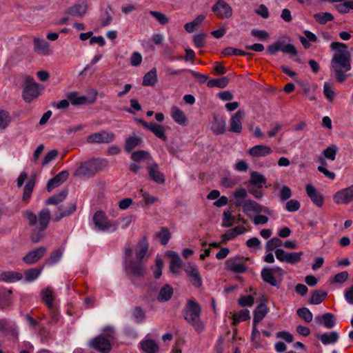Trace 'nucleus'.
Instances as JSON below:
<instances>
[{"label": "nucleus", "mask_w": 353, "mask_h": 353, "mask_svg": "<svg viewBox=\"0 0 353 353\" xmlns=\"http://www.w3.org/2000/svg\"><path fill=\"white\" fill-rule=\"evenodd\" d=\"M150 178L157 183L164 182V176L159 170V166L157 163H153L148 168Z\"/></svg>", "instance_id": "obj_33"}, {"label": "nucleus", "mask_w": 353, "mask_h": 353, "mask_svg": "<svg viewBox=\"0 0 353 353\" xmlns=\"http://www.w3.org/2000/svg\"><path fill=\"white\" fill-rule=\"evenodd\" d=\"M41 269L30 268L24 272L23 274V281L25 283H32L35 281L41 274Z\"/></svg>", "instance_id": "obj_35"}, {"label": "nucleus", "mask_w": 353, "mask_h": 353, "mask_svg": "<svg viewBox=\"0 0 353 353\" xmlns=\"http://www.w3.org/2000/svg\"><path fill=\"white\" fill-rule=\"evenodd\" d=\"M243 212L249 218H252L256 214L263 213L270 214L268 208L263 207L254 200L248 199L244 201L243 205Z\"/></svg>", "instance_id": "obj_10"}, {"label": "nucleus", "mask_w": 353, "mask_h": 353, "mask_svg": "<svg viewBox=\"0 0 353 353\" xmlns=\"http://www.w3.org/2000/svg\"><path fill=\"white\" fill-rule=\"evenodd\" d=\"M245 112L239 110L232 114L230 119V131L234 133H241L243 129L242 120L245 117Z\"/></svg>", "instance_id": "obj_17"}, {"label": "nucleus", "mask_w": 353, "mask_h": 353, "mask_svg": "<svg viewBox=\"0 0 353 353\" xmlns=\"http://www.w3.org/2000/svg\"><path fill=\"white\" fill-rule=\"evenodd\" d=\"M58 151L55 149L49 151L44 157L42 161V166L48 165L51 161L54 160L57 157Z\"/></svg>", "instance_id": "obj_62"}, {"label": "nucleus", "mask_w": 353, "mask_h": 353, "mask_svg": "<svg viewBox=\"0 0 353 353\" xmlns=\"http://www.w3.org/2000/svg\"><path fill=\"white\" fill-rule=\"evenodd\" d=\"M261 276L264 281L268 283L272 286H276L278 283L279 278L276 276L272 272L266 269L263 268L261 271Z\"/></svg>", "instance_id": "obj_41"}, {"label": "nucleus", "mask_w": 353, "mask_h": 353, "mask_svg": "<svg viewBox=\"0 0 353 353\" xmlns=\"http://www.w3.org/2000/svg\"><path fill=\"white\" fill-rule=\"evenodd\" d=\"M251 341L255 347H261V333L256 328V325H253L251 333Z\"/></svg>", "instance_id": "obj_49"}, {"label": "nucleus", "mask_w": 353, "mask_h": 353, "mask_svg": "<svg viewBox=\"0 0 353 353\" xmlns=\"http://www.w3.org/2000/svg\"><path fill=\"white\" fill-rule=\"evenodd\" d=\"M229 83V79L227 77H223L219 79H211L208 82V85L210 87H217L220 88H225Z\"/></svg>", "instance_id": "obj_51"}, {"label": "nucleus", "mask_w": 353, "mask_h": 353, "mask_svg": "<svg viewBox=\"0 0 353 353\" xmlns=\"http://www.w3.org/2000/svg\"><path fill=\"white\" fill-rule=\"evenodd\" d=\"M296 312L299 316L303 319L305 322L310 323L312 321L313 314L308 308H299L297 310Z\"/></svg>", "instance_id": "obj_57"}, {"label": "nucleus", "mask_w": 353, "mask_h": 353, "mask_svg": "<svg viewBox=\"0 0 353 353\" xmlns=\"http://www.w3.org/2000/svg\"><path fill=\"white\" fill-rule=\"evenodd\" d=\"M251 34L252 37L257 38L261 41H267L270 39V35L265 30L259 29H252L251 30Z\"/></svg>", "instance_id": "obj_59"}, {"label": "nucleus", "mask_w": 353, "mask_h": 353, "mask_svg": "<svg viewBox=\"0 0 353 353\" xmlns=\"http://www.w3.org/2000/svg\"><path fill=\"white\" fill-rule=\"evenodd\" d=\"M315 322L319 325H324L327 329H331L335 326L336 319L332 313L327 312L316 316Z\"/></svg>", "instance_id": "obj_24"}, {"label": "nucleus", "mask_w": 353, "mask_h": 353, "mask_svg": "<svg viewBox=\"0 0 353 353\" xmlns=\"http://www.w3.org/2000/svg\"><path fill=\"white\" fill-rule=\"evenodd\" d=\"M23 273L18 271L7 270L0 274V281L5 283H16L22 281Z\"/></svg>", "instance_id": "obj_26"}, {"label": "nucleus", "mask_w": 353, "mask_h": 353, "mask_svg": "<svg viewBox=\"0 0 353 353\" xmlns=\"http://www.w3.org/2000/svg\"><path fill=\"white\" fill-rule=\"evenodd\" d=\"M314 17L315 20L321 24H325L334 19L332 14L330 12L317 13L314 14Z\"/></svg>", "instance_id": "obj_53"}, {"label": "nucleus", "mask_w": 353, "mask_h": 353, "mask_svg": "<svg viewBox=\"0 0 353 353\" xmlns=\"http://www.w3.org/2000/svg\"><path fill=\"white\" fill-rule=\"evenodd\" d=\"M327 296V292L321 290H317L313 292L310 298V303L313 305H318L323 302Z\"/></svg>", "instance_id": "obj_45"}, {"label": "nucleus", "mask_w": 353, "mask_h": 353, "mask_svg": "<svg viewBox=\"0 0 353 353\" xmlns=\"http://www.w3.org/2000/svg\"><path fill=\"white\" fill-rule=\"evenodd\" d=\"M266 178L261 173L256 171L251 172L249 180L250 184L253 185L258 188H261L263 185L266 183Z\"/></svg>", "instance_id": "obj_34"}, {"label": "nucleus", "mask_w": 353, "mask_h": 353, "mask_svg": "<svg viewBox=\"0 0 353 353\" xmlns=\"http://www.w3.org/2000/svg\"><path fill=\"white\" fill-rule=\"evenodd\" d=\"M141 143V139L138 137H130L125 142V150L128 152L132 150Z\"/></svg>", "instance_id": "obj_56"}, {"label": "nucleus", "mask_w": 353, "mask_h": 353, "mask_svg": "<svg viewBox=\"0 0 353 353\" xmlns=\"http://www.w3.org/2000/svg\"><path fill=\"white\" fill-rule=\"evenodd\" d=\"M41 297L50 311L52 318L54 321L59 320V314L54 303V297L51 290L46 288L41 290Z\"/></svg>", "instance_id": "obj_12"}, {"label": "nucleus", "mask_w": 353, "mask_h": 353, "mask_svg": "<svg viewBox=\"0 0 353 353\" xmlns=\"http://www.w3.org/2000/svg\"><path fill=\"white\" fill-rule=\"evenodd\" d=\"M10 117L7 112L0 110V131H3L10 123Z\"/></svg>", "instance_id": "obj_55"}, {"label": "nucleus", "mask_w": 353, "mask_h": 353, "mask_svg": "<svg viewBox=\"0 0 353 353\" xmlns=\"http://www.w3.org/2000/svg\"><path fill=\"white\" fill-rule=\"evenodd\" d=\"M226 123L223 117H214L210 123V129L215 134H221L225 132Z\"/></svg>", "instance_id": "obj_29"}, {"label": "nucleus", "mask_w": 353, "mask_h": 353, "mask_svg": "<svg viewBox=\"0 0 353 353\" xmlns=\"http://www.w3.org/2000/svg\"><path fill=\"white\" fill-rule=\"evenodd\" d=\"M279 51L292 55H296L297 54V51L294 45L291 43H285L283 41L275 42L270 45L267 48L268 53L271 55H274Z\"/></svg>", "instance_id": "obj_13"}, {"label": "nucleus", "mask_w": 353, "mask_h": 353, "mask_svg": "<svg viewBox=\"0 0 353 353\" xmlns=\"http://www.w3.org/2000/svg\"><path fill=\"white\" fill-rule=\"evenodd\" d=\"M115 135L112 132L101 131L93 133L87 137L88 143H108L114 140Z\"/></svg>", "instance_id": "obj_16"}, {"label": "nucleus", "mask_w": 353, "mask_h": 353, "mask_svg": "<svg viewBox=\"0 0 353 353\" xmlns=\"http://www.w3.org/2000/svg\"><path fill=\"white\" fill-rule=\"evenodd\" d=\"M334 201L338 205H347L353 201V185L336 192L333 196Z\"/></svg>", "instance_id": "obj_15"}, {"label": "nucleus", "mask_w": 353, "mask_h": 353, "mask_svg": "<svg viewBox=\"0 0 353 353\" xmlns=\"http://www.w3.org/2000/svg\"><path fill=\"white\" fill-rule=\"evenodd\" d=\"M68 191L62 190L57 194L53 195L50 197L46 201V204L48 205H57L58 203L62 202L67 196Z\"/></svg>", "instance_id": "obj_46"}, {"label": "nucleus", "mask_w": 353, "mask_h": 353, "mask_svg": "<svg viewBox=\"0 0 353 353\" xmlns=\"http://www.w3.org/2000/svg\"><path fill=\"white\" fill-rule=\"evenodd\" d=\"M205 33H199L193 36V41L196 47L202 48L205 46Z\"/></svg>", "instance_id": "obj_64"}, {"label": "nucleus", "mask_w": 353, "mask_h": 353, "mask_svg": "<svg viewBox=\"0 0 353 353\" xmlns=\"http://www.w3.org/2000/svg\"><path fill=\"white\" fill-rule=\"evenodd\" d=\"M250 318V311L243 309L233 315V323L236 324L241 321H247Z\"/></svg>", "instance_id": "obj_50"}, {"label": "nucleus", "mask_w": 353, "mask_h": 353, "mask_svg": "<svg viewBox=\"0 0 353 353\" xmlns=\"http://www.w3.org/2000/svg\"><path fill=\"white\" fill-rule=\"evenodd\" d=\"M248 195L247 191L245 189L241 188L237 189L233 193V198L234 199V204L236 207H242L244 203L243 200L246 198Z\"/></svg>", "instance_id": "obj_38"}, {"label": "nucleus", "mask_w": 353, "mask_h": 353, "mask_svg": "<svg viewBox=\"0 0 353 353\" xmlns=\"http://www.w3.org/2000/svg\"><path fill=\"white\" fill-rule=\"evenodd\" d=\"M305 190L307 196L315 205L318 207H321L323 205L324 202V196L322 194L317 191L314 186L311 184H307L305 186Z\"/></svg>", "instance_id": "obj_19"}, {"label": "nucleus", "mask_w": 353, "mask_h": 353, "mask_svg": "<svg viewBox=\"0 0 353 353\" xmlns=\"http://www.w3.org/2000/svg\"><path fill=\"white\" fill-rule=\"evenodd\" d=\"M316 337L319 339L324 345H328L336 343L339 338V334L336 331L325 332L316 334Z\"/></svg>", "instance_id": "obj_30"}, {"label": "nucleus", "mask_w": 353, "mask_h": 353, "mask_svg": "<svg viewBox=\"0 0 353 353\" xmlns=\"http://www.w3.org/2000/svg\"><path fill=\"white\" fill-rule=\"evenodd\" d=\"M42 87L36 83L33 78L27 77L25 81V85L23 90V98L27 103L32 102L40 94Z\"/></svg>", "instance_id": "obj_7"}, {"label": "nucleus", "mask_w": 353, "mask_h": 353, "mask_svg": "<svg viewBox=\"0 0 353 353\" xmlns=\"http://www.w3.org/2000/svg\"><path fill=\"white\" fill-rule=\"evenodd\" d=\"M268 307L264 303H261L256 308L253 319V325L259 323L267 314Z\"/></svg>", "instance_id": "obj_37"}, {"label": "nucleus", "mask_w": 353, "mask_h": 353, "mask_svg": "<svg viewBox=\"0 0 353 353\" xmlns=\"http://www.w3.org/2000/svg\"><path fill=\"white\" fill-rule=\"evenodd\" d=\"M337 150L338 148L336 145H330L323 150L324 157L328 160L334 161L336 158Z\"/></svg>", "instance_id": "obj_58"}, {"label": "nucleus", "mask_w": 353, "mask_h": 353, "mask_svg": "<svg viewBox=\"0 0 353 353\" xmlns=\"http://www.w3.org/2000/svg\"><path fill=\"white\" fill-rule=\"evenodd\" d=\"M26 217L30 225H34L39 230H43L48 225L50 219V212L48 208H43L39 212V216L37 217L34 213L28 211L26 213Z\"/></svg>", "instance_id": "obj_6"}, {"label": "nucleus", "mask_w": 353, "mask_h": 353, "mask_svg": "<svg viewBox=\"0 0 353 353\" xmlns=\"http://www.w3.org/2000/svg\"><path fill=\"white\" fill-rule=\"evenodd\" d=\"M88 8V4L86 0H78L69 8L68 13L72 16L81 17L87 13Z\"/></svg>", "instance_id": "obj_22"}, {"label": "nucleus", "mask_w": 353, "mask_h": 353, "mask_svg": "<svg viewBox=\"0 0 353 353\" xmlns=\"http://www.w3.org/2000/svg\"><path fill=\"white\" fill-rule=\"evenodd\" d=\"M134 197L140 199L137 205L140 208H148L151 205L158 201V198L152 195L148 191L140 189L137 191Z\"/></svg>", "instance_id": "obj_14"}, {"label": "nucleus", "mask_w": 353, "mask_h": 353, "mask_svg": "<svg viewBox=\"0 0 353 353\" xmlns=\"http://www.w3.org/2000/svg\"><path fill=\"white\" fill-rule=\"evenodd\" d=\"M141 350L145 353H157L159 352V345L154 340L149 338H145L139 343Z\"/></svg>", "instance_id": "obj_31"}, {"label": "nucleus", "mask_w": 353, "mask_h": 353, "mask_svg": "<svg viewBox=\"0 0 353 353\" xmlns=\"http://www.w3.org/2000/svg\"><path fill=\"white\" fill-rule=\"evenodd\" d=\"M157 81V69L154 68L145 74L143 78L142 84L144 86H154Z\"/></svg>", "instance_id": "obj_32"}, {"label": "nucleus", "mask_w": 353, "mask_h": 353, "mask_svg": "<svg viewBox=\"0 0 353 353\" xmlns=\"http://www.w3.org/2000/svg\"><path fill=\"white\" fill-rule=\"evenodd\" d=\"M107 165L108 161L104 159H92L81 163L77 172L79 175L90 177L105 168Z\"/></svg>", "instance_id": "obj_5"}, {"label": "nucleus", "mask_w": 353, "mask_h": 353, "mask_svg": "<svg viewBox=\"0 0 353 353\" xmlns=\"http://www.w3.org/2000/svg\"><path fill=\"white\" fill-rule=\"evenodd\" d=\"M170 116L175 123L181 126H186L188 124V120L185 113L176 106L171 108Z\"/></svg>", "instance_id": "obj_28"}, {"label": "nucleus", "mask_w": 353, "mask_h": 353, "mask_svg": "<svg viewBox=\"0 0 353 353\" xmlns=\"http://www.w3.org/2000/svg\"><path fill=\"white\" fill-rule=\"evenodd\" d=\"M69 174L67 171H61L52 179H50L47 183V190L48 192L59 186L68 177Z\"/></svg>", "instance_id": "obj_27"}, {"label": "nucleus", "mask_w": 353, "mask_h": 353, "mask_svg": "<svg viewBox=\"0 0 353 353\" xmlns=\"http://www.w3.org/2000/svg\"><path fill=\"white\" fill-rule=\"evenodd\" d=\"M166 256L170 258V270L172 274H180V269L182 266V261L179 254L174 251H168Z\"/></svg>", "instance_id": "obj_21"}, {"label": "nucleus", "mask_w": 353, "mask_h": 353, "mask_svg": "<svg viewBox=\"0 0 353 353\" xmlns=\"http://www.w3.org/2000/svg\"><path fill=\"white\" fill-rule=\"evenodd\" d=\"M272 152V150L270 146L263 144L256 145L248 151L249 154L254 158L265 157Z\"/></svg>", "instance_id": "obj_23"}, {"label": "nucleus", "mask_w": 353, "mask_h": 353, "mask_svg": "<svg viewBox=\"0 0 353 353\" xmlns=\"http://www.w3.org/2000/svg\"><path fill=\"white\" fill-rule=\"evenodd\" d=\"M330 1L338 3L335 5V8L341 13H347L350 10H353V3L351 1L330 0Z\"/></svg>", "instance_id": "obj_42"}, {"label": "nucleus", "mask_w": 353, "mask_h": 353, "mask_svg": "<svg viewBox=\"0 0 353 353\" xmlns=\"http://www.w3.org/2000/svg\"><path fill=\"white\" fill-rule=\"evenodd\" d=\"M46 248L39 247L35 250L30 251L23 257V261L28 265H31L39 261L46 254Z\"/></svg>", "instance_id": "obj_18"}, {"label": "nucleus", "mask_w": 353, "mask_h": 353, "mask_svg": "<svg viewBox=\"0 0 353 353\" xmlns=\"http://www.w3.org/2000/svg\"><path fill=\"white\" fill-rule=\"evenodd\" d=\"M267 215L263 213L256 214L252 219L255 225H263L268 222L269 219Z\"/></svg>", "instance_id": "obj_63"}, {"label": "nucleus", "mask_w": 353, "mask_h": 353, "mask_svg": "<svg viewBox=\"0 0 353 353\" xmlns=\"http://www.w3.org/2000/svg\"><path fill=\"white\" fill-rule=\"evenodd\" d=\"M34 51L42 56H48L51 54L50 43L44 39L34 38Z\"/></svg>", "instance_id": "obj_25"}, {"label": "nucleus", "mask_w": 353, "mask_h": 353, "mask_svg": "<svg viewBox=\"0 0 353 353\" xmlns=\"http://www.w3.org/2000/svg\"><path fill=\"white\" fill-rule=\"evenodd\" d=\"M154 236L159 239L161 243L165 245L169 242L171 234L167 228H162L161 231L157 232L154 234Z\"/></svg>", "instance_id": "obj_47"}, {"label": "nucleus", "mask_w": 353, "mask_h": 353, "mask_svg": "<svg viewBox=\"0 0 353 353\" xmlns=\"http://www.w3.org/2000/svg\"><path fill=\"white\" fill-rule=\"evenodd\" d=\"M150 131L162 141H167V136L165 135L164 128L162 125L154 123Z\"/></svg>", "instance_id": "obj_48"}, {"label": "nucleus", "mask_w": 353, "mask_h": 353, "mask_svg": "<svg viewBox=\"0 0 353 353\" xmlns=\"http://www.w3.org/2000/svg\"><path fill=\"white\" fill-rule=\"evenodd\" d=\"M235 221V217L230 210H225L223 214L222 225L228 228L232 226Z\"/></svg>", "instance_id": "obj_52"}, {"label": "nucleus", "mask_w": 353, "mask_h": 353, "mask_svg": "<svg viewBox=\"0 0 353 353\" xmlns=\"http://www.w3.org/2000/svg\"><path fill=\"white\" fill-rule=\"evenodd\" d=\"M201 307L194 300L188 301L183 312L185 319L192 325L197 332L204 330V324L200 319Z\"/></svg>", "instance_id": "obj_4"}, {"label": "nucleus", "mask_w": 353, "mask_h": 353, "mask_svg": "<svg viewBox=\"0 0 353 353\" xmlns=\"http://www.w3.org/2000/svg\"><path fill=\"white\" fill-rule=\"evenodd\" d=\"M330 48L335 50L330 62L331 70L333 71L336 81L343 83L349 76L347 72L352 68L351 54L347 50L346 44L343 43L332 42Z\"/></svg>", "instance_id": "obj_1"}, {"label": "nucleus", "mask_w": 353, "mask_h": 353, "mask_svg": "<svg viewBox=\"0 0 353 353\" xmlns=\"http://www.w3.org/2000/svg\"><path fill=\"white\" fill-rule=\"evenodd\" d=\"M114 339V328L107 326L103 328L101 336H97L89 341L88 345L102 353H108L111 350V342Z\"/></svg>", "instance_id": "obj_3"}, {"label": "nucleus", "mask_w": 353, "mask_h": 353, "mask_svg": "<svg viewBox=\"0 0 353 353\" xmlns=\"http://www.w3.org/2000/svg\"><path fill=\"white\" fill-rule=\"evenodd\" d=\"M205 18V17L203 14L197 16L192 21L184 25L185 30L188 32H192L204 21Z\"/></svg>", "instance_id": "obj_43"}, {"label": "nucleus", "mask_w": 353, "mask_h": 353, "mask_svg": "<svg viewBox=\"0 0 353 353\" xmlns=\"http://www.w3.org/2000/svg\"><path fill=\"white\" fill-rule=\"evenodd\" d=\"M68 99L73 105L91 104L96 100V93L88 92L84 95H79L77 92H71L66 94Z\"/></svg>", "instance_id": "obj_11"}, {"label": "nucleus", "mask_w": 353, "mask_h": 353, "mask_svg": "<svg viewBox=\"0 0 353 353\" xmlns=\"http://www.w3.org/2000/svg\"><path fill=\"white\" fill-rule=\"evenodd\" d=\"M348 279V273L346 271H343L336 274L333 279L330 280V283L332 284L339 283L342 284L345 283Z\"/></svg>", "instance_id": "obj_60"}, {"label": "nucleus", "mask_w": 353, "mask_h": 353, "mask_svg": "<svg viewBox=\"0 0 353 353\" xmlns=\"http://www.w3.org/2000/svg\"><path fill=\"white\" fill-rule=\"evenodd\" d=\"M34 183L32 181H28L24 188L23 200L26 202L29 201V199L32 194Z\"/></svg>", "instance_id": "obj_61"}, {"label": "nucleus", "mask_w": 353, "mask_h": 353, "mask_svg": "<svg viewBox=\"0 0 353 353\" xmlns=\"http://www.w3.org/2000/svg\"><path fill=\"white\" fill-rule=\"evenodd\" d=\"M323 94L329 102H333L336 91L330 82L325 81L323 84Z\"/></svg>", "instance_id": "obj_40"}, {"label": "nucleus", "mask_w": 353, "mask_h": 353, "mask_svg": "<svg viewBox=\"0 0 353 353\" xmlns=\"http://www.w3.org/2000/svg\"><path fill=\"white\" fill-rule=\"evenodd\" d=\"M63 248H59L53 252L47 259L46 265L52 266L59 263L63 256Z\"/></svg>", "instance_id": "obj_44"}, {"label": "nucleus", "mask_w": 353, "mask_h": 353, "mask_svg": "<svg viewBox=\"0 0 353 353\" xmlns=\"http://www.w3.org/2000/svg\"><path fill=\"white\" fill-rule=\"evenodd\" d=\"M281 245H283V241L278 237H274L267 241L265 249L267 252L272 251Z\"/></svg>", "instance_id": "obj_54"}, {"label": "nucleus", "mask_w": 353, "mask_h": 353, "mask_svg": "<svg viewBox=\"0 0 353 353\" xmlns=\"http://www.w3.org/2000/svg\"><path fill=\"white\" fill-rule=\"evenodd\" d=\"M76 210V205L70 203L68 206L63 207L54 212V219L55 221H60L62 218L67 216L74 212Z\"/></svg>", "instance_id": "obj_36"}, {"label": "nucleus", "mask_w": 353, "mask_h": 353, "mask_svg": "<svg viewBox=\"0 0 353 353\" xmlns=\"http://www.w3.org/2000/svg\"><path fill=\"white\" fill-rule=\"evenodd\" d=\"M93 223L97 230L112 232L117 229L115 223L108 220L105 214L102 211H97L93 216Z\"/></svg>", "instance_id": "obj_8"}, {"label": "nucleus", "mask_w": 353, "mask_h": 353, "mask_svg": "<svg viewBox=\"0 0 353 353\" xmlns=\"http://www.w3.org/2000/svg\"><path fill=\"white\" fill-rule=\"evenodd\" d=\"M149 248V243L146 236H142L135 246V254L137 261L132 258V250L126 248L124 251V267L128 274L141 276L145 272V266L143 262V258L146 256Z\"/></svg>", "instance_id": "obj_2"}, {"label": "nucleus", "mask_w": 353, "mask_h": 353, "mask_svg": "<svg viewBox=\"0 0 353 353\" xmlns=\"http://www.w3.org/2000/svg\"><path fill=\"white\" fill-rule=\"evenodd\" d=\"M173 292V288L170 285H165L161 288L157 299L159 301H167L172 297Z\"/></svg>", "instance_id": "obj_39"}, {"label": "nucleus", "mask_w": 353, "mask_h": 353, "mask_svg": "<svg viewBox=\"0 0 353 353\" xmlns=\"http://www.w3.org/2000/svg\"><path fill=\"white\" fill-rule=\"evenodd\" d=\"M212 11L220 19H228L233 16L232 6L225 0H217L212 6Z\"/></svg>", "instance_id": "obj_9"}, {"label": "nucleus", "mask_w": 353, "mask_h": 353, "mask_svg": "<svg viewBox=\"0 0 353 353\" xmlns=\"http://www.w3.org/2000/svg\"><path fill=\"white\" fill-rule=\"evenodd\" d=\"M185 273L192 285L195 288H199L202 285V278L200 276L198 269L194 265L188 266L185 269Z\"/></svg>", "instance_id": "obj_20"}]
</instances>
